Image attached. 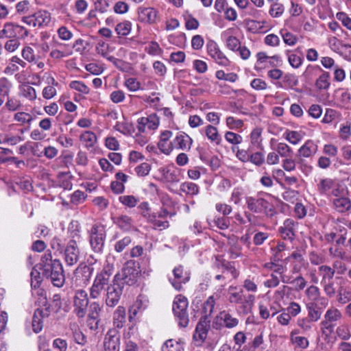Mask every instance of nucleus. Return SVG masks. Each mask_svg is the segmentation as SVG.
<instances>
[{"instance_id": "nucleus-7", "label": "nucleus", "mask_w": 351, "mask_h": 351, "mask_svg": "<svg viewBox=\"0 0 351 351\" xmlns=\"http://www.w3.org/2000/svg\"><path fill=\"white\" fill-rule=\"evenodd\" d=\"M88 298L87 293L82 289L77 290L73 297V311L79 318L84 317L87 313Z\"/></svg>"}, {"instance_id": "nucleus-25", "label": "nucleus", "mask_w": 351, "mask_h": 351, "mask_svg": "<svg viewBox=\"0 0 351 351\" xmlns=\"http://www.w3.org/2000/svg\"><path fill=\"white\" fill-rule=\"evenodd\" d=\"M80 140L84 144L86 148L93 147L97 141L95 134L91 131H85L80 136Z\"/></svg>"}, {"instance_id": "nucleus-44", "label": "nucleus", "mask_w": 351, "mask_h": 351, "mask_svg": "<svg viewBox=\"0 0 351 351\" xmlns=\"http://www.w3.org/2000/svg\"><path fill=\"white\" fill-rule=\"evenodd\" d=\"M117 34L120 36H127L131 31V23L129 21H124L119 23L115 28Z\"/></svg>"}, {"instance_id": "nucleus-8", "label": "nucleus", "mask_w": 351, "mask_h": 351, "mask_svg": "<svg viewBox=\"0 0 351 351\" xmlns=\"http://www.w3.org/2000/svg\"><path fill=\"white\" fill-rule=\"evenodd\" d=\"M104 351H120L121 334L116 328L110 329L103 341Z\"/></svg>"}, {"instance_id": "nucleus-56", "label": "nucleus", "mask_w": 351, "mask_h": 351, "mask_svg": "<svg viewBox=\"0 0 351 351\" xmlns=\"http://www.w3.org/2000/svg\"><path fill=\"white\" fill-rule=\"evenodd\" d=\"M125 85L129 90L134 92L140 89L141 83L134 77H129L125 80Z\"/></svg>"}, {"instance_id": "nucleus-57", "label": "nucleus", "mask_w": 351, "mask_h": 351, "mask_svg": "<svg viewBox=\"0 0 351 351\" xmlns=\"http://www.w3.org/2000/svg\"><path fill=\"white\" fill-rule=\"evenodd\" d=\"M320 324L322 333L325 334L328 332V334H326L327 336L334 332V328L337 325L336 323L330 322L326 319L322 321Z\"/></svg>"}, {"instance_id": "nucleus-28", "label": "nucleus", "mask_w": 351, "mask_h": 351, "mask_svg": "<svg viewBox=\"0 0 351 351\" xmlns=\"http://www.w3.org/2000/svg\"><path fill=\"white\" fill-rule=\"evenodd\" d=\"M333 205L338 212L344 213L351 208V202L347 197H340L333 200Z\"/></svg>"}, {"instance_id": "nucleus-41", "label": "nucleus", "mask_w": 351, "mask_h": 351, "mask_svg": "<svg viewBox=\"0 0 351 351\" xmlns=\"http://www.w3.org/2000/svg\"><path fill=\"white\" fill-rule=\"evenodd\" d=\"M119 200L122 204L129 208L135 207L139 202V199L134 195H121L119 197Z\"/></svg>"}, {"instance_id": "nucleus-52", "label": "nucleus", "mask_w": 351, "mask_h": 351, "mask_svg": "<svg viewBox=\"0 0 351 351\" xmlns=\"http://www.w3.org/2000/svg\"><path fill=\"white\" fill-rule=\"evenodd\" d=\"M276 150L282 157H288L292 153L291 148L288 145L283 143H278Z\"/></svg>"}, {"instance_id": "nucleus-38", "label": "nucleus", "mask_w": 351, "mask_h": 351, "mask_svg": "<svg viewBox=\"0 0 351 351\" xmlns=\"http://www.w3.org/2000/svg\"><path fill=\"white\" fill-rule=\"evenodd\" d=\"M319 271L322 276V282L332 280L335 272L334 269L327 265L320 266Z\"/></svg>"}, {"instance_id": "nucleus-42", "label": "nucleus", "mask_w": 351, "mask_h": 351, "mask_svg": "<svg viewBox=\"0 0 351 351\" xmlns=\"http://www.w3.org/2000/svg\"><path fill=\"white\" fill-rule=\"evenodd\" d=\"M341 317V313L337 308H329L327 310L324 319L330 322L336 323Z\"/></svg>"}, {"instance_id": "nucleus-36", "label": "nucleus", "mask_w": 351, "mask_h": 351, "mask_svg": "<svg viewBox=\"0 0 351 351\" xmlns=\"http://www.w3.org/2000/svg\"><path fill=\"white\" fill-rule=\"evenodd\" d=\"M162 351H184L183 346L181 343L173 339L166 341L162 348Z\"/></svg>"}, {"instance_id": "nucleus-33", "label": "nucleus", "mask_w": 351, "mask_h": 351, "mask_svg": "<svg viewBox=\"0 0 351 351\" xmlns=\"http://www.w3.org/2000/svg\"><path fill=\"white\" fill-rule=\"evenodd\" d=\"M180 191L186 195H195L199 193V186L191 182H185L181 184Z\"/></svg>"}, {"instance_id": "nucleus-16", "label": "nucleus", "mask_w": 351, "mask_h": 351, "mask_svg": "<svg viewBox=\"0 0 351 351\" xmlns=\"http://www.w3.org/2000/svg\"><path fill=\"white\" fill-rule=\"evenodd\" d=\"M214 267L222 273L227 272L230 274L233 278H236L239 275L234 266L230 262L224 260L221 257H216Z\"/></svg>"}, {"instance_id": "nucleus-22", "label": "nucleus", "mask_w": 351, "mask_h": 351, "mask_svg": "<svg viewBox=\"0 0 351 351\" xmlns=\"http://www.w3.org/2000/svg\"><path fill=\"white\" fill-rule=\"evenodd\" d=\"M317 151V145L313 141L308 140L298 149V156L308 158L315 154Z\"/></svg>"}, {"instance_id": "nucleus-20", "label": "nucleus", "mask_w": 351, "mask_h": 351, "mask_svg": "<svg viewBox=\"0 0 351 351\" xmlns=\"http://www.w3.org/2000/svg\"><path fill=\"white\" fill-rule=\"evenodd\" d=\"M138 14L141 22L152 24L156 22L158 12L153 8L140 7L138 9Z\"/></svg>"}, {"instance_id": "nucleus-34", "label": "nucleus", "mask_w": 351, "mask_h": 351, "mask_svg": "<svg viewBox=\"0 0 351 351\" xmlns=\"http://www.w3.org/2000/svg\"><path fill=\"white\" fill-rule=\"evenodd\" d=\"M322 69L318 65H308L303 73V76L308 81L322 72Z\"/></svg>"}, {"instance_id": "nucleus-24", "label": "nucleus", "mask_w": 351, "mask_h": 351, "mask_svg": "<svg viewBox=\"0 0 351 351\" xmlns=\"http://www.w3.org/2000/svg\"><path fill=\"white\" fill-rule=\"evenodd\" d=\"M215 304V300L213 295L208 298V299L202 304L201 317L209 318L213 312Z\"/></svg>"}, {"instance_id": "nucleus-39", "label": "nucleus", "mask_w": 351, "mask_h": 351, "mask_svg": "<svg viewBox=\"0 0 351 351\" xmlns=\"http://www.w3.org/2000/svg\"><path fill=\"white\" fill-rule=\"evenodd\" d=\"M229 244L230 245V252L231 257L233 258H237L241 255V246L238 243L237 238H232L229 239Z\"/></svg>"}, {"instance_id": "nucleus-15", "label": "nucleus", "mask_w": 351, "mask_h": 351, "mask_svg": "<svg viewBox=\"0 0 351 351\" xmlns=\"http://www.w3.org/2000/svg\"><path fill=\"white\" fill-rule=\"evenodd\" d=\"M210 328L209 318L201 317L197 323L193 337L196 340L203 342L207 337L208 332Z\"/></svg>"}, {"instance_id": "nucleus-37", "label": "nucleus", "mask_w": 351, "mask_h": 351, "mask_svg": "<svg viewBox=\"0 0 351 351\" xmlns=\"http://www.w3.org/2000/svg\"><path fill=\"white\" fill-rule=\"evenodd\" d=\"M157 214L154 213L152 217L147 221L152 225L153 228L160 230H165L169 226L168 221H161L157 219Z\"/></svg>"}, {"instance_id": "nucleus-48", "label": "nucleus", "mask_w": 351, "mask_h": 351, "mask_svg": "<svg viewBox=\"0 0 351 351\" xmlns=\"http://www.w3.org/2000/svg\"><path fill=\"white\" fill-rule=\"evenodd\" d=\"M51 245L53 250L58 251L60 253H62L66 248L64 239L58 237H55L51 240Z\"/></svg>"}, {"instance_id": "nucleus-55", "label": "nucleus", "mask_w": 351, "mask_h": 351, "mask_svg": "<svg viewBox=\"0 0 351 351\" xmlns=\"http://www.w3.org/2000/svg\"><path fill=\"white\" fill-rule=\"evenodd\" d=\"M114 129L123 134H130L132 132V125L128 122H117Z\"/></svg>"}, {"instance_id": "nucleus-14", "label": "nucleus", "mask_w": 351, "mask_h": 351, "mask_svg": "<svg viewBox=\"0 0 351 351\" xmlns=\"http://www.w3.org/2000/svg\"><path fill=\"white\" fill-rule=\"evenodd\" d=\"M4 33L7 38H24L28 36V31L23 26L6 23L4 25Z\"/></svg>"}, {"instance_id": "nucleus-23", "label": "nucleus", "mask_w": 351, "mask_h": 351, "mask_svg": "<svg viewBox=\"0 0 351 351\" xmlns=\"http://www.w3.org/2000/svg\"><path fill=\"white\" fill-rule=\"evenodd\" d=\"M335 185V181L331 178H324L319 180L317 189L321 195H329V191Z\"/></svg>"}, {"instance_id": "nucleus-64", "label": "nucleus", "mask_w": 351, "mask_h": 351, "mask_svg": "<svg viewBox=\"0 0 351 351\" xmlns=\"http://www.w3.org/2000/svg\"><path fill=\"white\" fill-rule=\"evenodd\" d=\"M150 169V165L147 162H143L135 168V171L138 176L143 177L148 175Z\"/></svg>"}, {"instance_id": "nucleus-40", "label": "nucleus", "mask_w": 351, "mask_h": 351, "mask_svg": "<svg viewBox=\"0 0 351 351\" xmlns=\"http://www.w3.org/2000/svg\"><path fill=\"white\" fill-rule=\"evenodd\" d=\"M93 271V268L84 265V267H81L80 269H77L76 270V277H80V275L81 274L83 277L84 284L86 285L87 282L89 281L90 276L92 275Z\"/></svg>"}, {"instance_id": "nucleus-61", "label": "nucleus", "mask_w": 351, "mask_h": 351, "mask_svg": "<svg viewBox=\"0 0 351 351\" xmlns=\"http://www.w3.org/2000/svg\"><path fill=\"white\" fill-rule=\"evenodd\" d=\"M285 134L286 139L293 145L298 144L302 138L300 134L296 131H289L286 132Z\"/></svg>"}, {"instance_id": "nucleus-11", "label": "nucleus", "mask_w": 351, "mask_h": 351, "mask_svg": "<svg viewBox=\"0 0 351 351\" xmlns=\"http://www.w3.org/2000/svg\"><path fill=\"white\" fill-rule=\"evenodd\" d=\"M207 51L208 55L214 60L218 64L226 66L230 64L229 60L220 50L217 44L214 41H210L207 44Z\"/></svg>"}, {"instance_id": "nucleus-1", "label": "nucleus", "mask_w": 351, "mask_h": 351, "mask_svg": "<svg viewBox=\"0 0 351 351\" xmlns=\"http://www.w3.org/2000/svg\"><path fill=\"white\" fill-rule=\"evenodd\" d=\"M40 265L43 275L49 280L53 286L62 287L65 277L61 262L58 259H52L51 253H45L41 258Z\"/></svg>"}, {"instance_id": "nucleus-4", "label": "nucleus", "mask_w": 351, "mask_h": 351, "mask_svg": "<svg viewBox=\"0 0 351 351\" xmlns=\"http://www.w3.org/2000/svg\"><path fill=\"white\" fill-rule=\"evenodd\" d=\"M246 204L250 211L257 214L263 213L268 218L273 217L277 213L274 205L263 197H247Z\"/></svg>"}, {"instance_id": "nucleus-43", "label": "nucleus", "mask_w": 351, "mask_h": 351, "mask_svg": "<svg viewBox=\"0 0 351 351\" xmlns=\"http://www.w3.org/2000/svg\"><path fill=\"white\" fill-rule=\"evenodd\" d=\"M215 76L218 80H223L230 82H235L238 79V75L236 73H226L223 70L217 71Z\"/></svg>"}, {"instance_id": "nucleus-10", "label": "nucleus", "mask_w": 351, "mask_h": 351, "mask_svg": "<svg viewBox=\"0 0 351 351\" xmlns=\"http://www.w3.org/2000/svg\"><path fill=\"white\" fill-rule=\"evenodd\" d=\"M64 257L67 265L76 264L80 259V249L75 240H70L64 249Z\"/></svg>"}, {"instance_id": "nucleus-53", "label": "nucleus", "mask_w": 351, "mask_h": 351, "mask_svg": "<svg viewBox=\"0 0 351 351\" xmlns=\"http://www.w3.org/2000/svg\"><path fill=\"white\" fill-rule=\"evenodd\" d=\"M205 134L207 138L212 141H217L219 139V133L217 128L213 125H208L205 129Z\"/></svg>"}, {"instance_id": "nucleus-62", "label": "nucleus", "mask_w": 351, "mask_h": 351, "mask_svg": "<svg viewBox=\"0 0 351 351\" xmlns=\"http://www.w3.org/2000/svg\"><path fill=\"white\" fill-rule=\"evenodd\" d=\"M21 106V101L18 99L8 97L5 107L10 111H15Z\"/></svg>"}, {"instance_id": "nucleus-27", "label": "nucleus", "mask_w": 351, "mask_h": 351, "mask_svg": "<svg viewBox=\"0 0 351 351\" xmlns=\"http://www.w3.org/2000/svg\"><path fill=\"white\" fill-rule=\"evenodd\" d=\"M306 308L308 310V318L311 322H317L320 319L322 315V311L320 307H319L315 303H308L306 305Z\"/></svg>"}, {"instance_id": "nucleus-31", "label": "nucleus", "mask_w": 351, "mask_h": 351, "mask_svg": "<svg viewBox=\"0 0 351 351\" xmlns=\"http://www.w3.org/2000/svg\"><path fill=\"white\" fill-rule=\"evenodd\" d=\"M220 319H223V326L228 328H232L237 326L239 324V319L233 317L228 312L223 311L220 312Z\"/></svg>"}, {"instance_id": "nucleus-58", "label": "nucleus", "mask_w": 351, "mask_h": 351, "mask_svg": "<svg viewBox=\"0 0 351 351\" xmlns=\"http://www.w3.org/2000/svg\"><path fill=\"white\" fill-rule=\"evenodd\" d=\"M291 285H293L295 291H300L304 289L306 285V281L302 276H298L293 279Z\"/></svg>"}, {"instance_id": "nucleus-6", "label": "nucleus", "mask_w": 351, "mask_h": 351, "mask_svg": "<svg viewBox=\"0 0 351 351\" xmlns=\"http://www.w3.org/2000/svg\"><path fill=\"white\" fill-rule=\"evenodd\" d=\"M188 301L186 298L179 295L176 297L173 303V311L180 326L185 328L189 324L187 313Z\"/></svg>"}, {"instance_id": "nucleus-50", "label": "nucleus", "mask_w": 351, "mask_h": 351, "mask_svg": "<svg viewBox=\"0 0 351 351\" xmlns=\"http://www.w3.org/2000/svg\"><path fill=\"white\" fill-rule=\"evenodd\" d=\"M69 86L72 89L83 94H88L89 93V88L88 86L80 81H72L70 83Z\"/></svg>"}, {"instance_id": "nucleus-12", "label": "nucleus", "mask_w": 351, "mask_h": 351, "mask_svg": "<svg viewBox=\"0 0 351 351\" xmlns=\"http://www.w3.org/2000/svg\"><path fill=\"white\" fill-rule=\"evenodd\" d=\"M173 278H169V281L172 286L178 291L182 289V285L186 284L190 280V274L184 271L182 266L179 265L173 270Z\"/></svg>"}, {"instance_id": "nucleus-63", "label": "nucleus", "mask_w": 351, "mask_h": 351, "mask_svg": "<svg viewBox=\"0 0 351 351\" xmlns=\"http://www.w3.org/2000/svg\"><path fill=\"white\" fill-rule=\"evenodd\" d=\"M214 223L221 230H226L230 226V219L228 217H217L214 219Z\"/></svg>"}, {"instance_id": "nucleus-46", "label": "nucleus", "mask_w": 351, "mask_h": 351, "mask_svg": "<svg viewBox=\"0 0 351 351\" xmlns=\"http://www.w3.org/2000/svg\"><path fill=\"white\" fill-rule=\"evenodd\" d=\"M14 119L22 124L27 123L30 125L33 120V117L29 113L25 112H19L14 114Z\"/></svg>"}, {"instance_id": "nucleus-13", "label": "nucleus", "mask_w": 351, "mask_h": 351, "mask_svg": "<svg viewBox=\"0 0 351 351\" xmlns=\"http://www.w3.org/2000/svg\"><path fill=\"white\" fill-rule=\"evenodd\" d=\"M159 118L156 114H151L150 115L145 117H141L137 120V129L139 133H144L146 128L154 130L158 128L159 125Z\"/></svg>"}, {"instance_id": "nucleus-5", "label": "nucleus", "mask_w": 351, "mask_h": 351, "mask_svg": "<svg viewBox=\"0 0 351 351\" xmlns=\"http://www.w3.org/2000/svg\"><path fill=\"white\" fill-rule=\"evenodd\" d=\"M88 232L91 249L95 253H101L103 251L106 237L104 226L101 223H95L91 227Z\"/></svg>"}, {"instance_id": "nucleus-26", "label": "nucleus", "mask_w": 351, "mask_h": 351, "mask_svg": "<svg viewBox=\"0 0 351 351\" xmlns=\"http://www.w3.org/2000/svg\"><path fill=\"white\" fill-rule=\"evenodd\" d=\"M114 223L123 230L128 231L132 227L133 220L128 215H121L114 219Z\"/></svg>"}, {"instance_id": "nucleus-35", "label": "nucleus", "mask_w": 351, "mask_h": 351, "mask_svg": "<svg viewBox=\"0 0 351 351\" xmlns=\"http://www.w3.org/2000/svg\"><path fill=\"white\" fill-rule=\"evenodd\" d=\"M101 306L97 302H91L88 306L87 317L100 319Z\"/></svg>"}, {"instance_id": "nucleus-32", "label": "nucleus", "mask_w": 351, "mask_h": 351, "mask_svg": "<svg viewBox=\"0 0 351 351\" xmlns=\"http://www.w3.org/2000/svg\"><path fill=\"white\" fill-rule=\"evenodd\" d=\"M38 26L47 25L51 21V14L45 10H40L34 14Z\"/></svg>"}, {"instance_id": "nucleus-2", "label": "nucleus", "mask_w": 351, "mask_h": 351, "mask_svg": "<svg viewBox=\"0 0 351 351\" xmlns=\"http://www.w3.org/2000/svg\"><path fill=\"white\" fill-rule=\"evenodd\" d=\"M141 274L139 263L134 260H130L124 264L121 270L116 274L113 279L118 286H134L138 282Z\"/></svg>"}, {"instance_id": "nucleus-29", "label": "nucleus", "mask_w": 351, "mask_h": 351, "mask_svg": "<svg viewBox=\"0 0 351 351\" xmlns=\"http://www.w3.org/2000/svg\"><path fill=\"white\" fill-rule=\"evenodd\" d=\"M20 93L22 96L29 99L34 101L36 99V92L34 88L29 85V84H23L19 87Z\"/></svg>"}, {"instance_id": "nucleus-21", "label": "nucleus", "mask_w": 351, "mask_h": 351, "mask_svg": "<svg viewBox=\"0 0 351 351\" xmlns=\"http://www.w3.org/2000/svg\"><path fill=\"white\" fill-rule=\"evenodd\" d=\"M126 321V312L123 306H119L115 310L113 315V325L115 328L123 327Z\"/></svg>"}, {"instance_id": "nucleus-47", "label": "nucleus", "mask_w": 351, "mask_h": 351, "mask_svg": "<svg viewBox=\"0 0 351 351\" xmlns=\"http://www.w3.org/2000/svg\"><path fill=\"white\" fill-rule=\"evenodd\" d=\"M285 8L281 3H274L269 9V13L272 17H279L284 12Z\"/></svg>"}, {"instance_id": "nucleus-18", "label": "nucleus", "mask_w": 351, "mask_h": 351, "mask_svg": "<svg viewBox=\"0 0 351 351\" xmlns=\"http://www.w3.org/2000/svg\"><path fill=\"white\" fill-rule=\"evenodd\" d=\"M49 307L47 306L45 310L37 308L34 313L32 321V330L34 332H39L43 328V318L49 315Z\"/></svg>"}, {"instance_id": "nucleus-45", "label": "nucleus", "mask_w": 351, "mask_h": 351, "mask_svg": "<svg viewBox=\"0 0 351 351\" xmlns=\"http://www.w3.org/2000/svg\"><path fill=\"white\" fill-rule=\"evenodd\" d=\"M12 83L6 77L0 78V96H8Z\"/></svg>"}, {"instance_id": "nucleus-60", "label": "nucleus", "mask_w": 351, "mask_h": 351, "mask_svg": "<svg viewBox=\"0 0 351 351\" xmlns=\"http://www.w3.org/2000/svg\"><path fill=\"white\" fill-rule=\"evenodd\" d=\"M225 138L228 142L234 145L239 144L242 141L241 136L232 132H227L225 134Z\"/></svg>"}, {"instance_id": "nucleus-3", "label": "nucleus", "mask_w": 351, "mask_h": 351, "mask_svg": "<svg viewBox=\"0 0 351 351\" xmlns=\"http://www.w3.org/2000/svg\"><path fill=\"white\" fill-rule=\"evenodd\" d=\"M113 269L114 267L112 265H108L97 274L90 289V297L92 299L98 298L103 291L107 290L108 286L111 285L110 280Z\"/></svg>"}, {"instance_id": "nucleus-30", "label": "nucleus", "mask_w": 351, "mask_h": 351, "mask_svg": "<svg viewBox=\"0 0 351 351\" xmlns=\"http://www.w3.org/2000/svg\"><path fill=\"white\" fill-rule=\"evenodd\" d=\"M330 73L322 71V74L315 82V86L319 90H326L329 88L330 83L329 82Z\"/></svg>"}, {"instance_id": "nucleus-9", "label": "nucleus", "mask_w": 351, "mask_h": 351, "mask_svg": "<svg viewBox=\"0 0 351 351\" xmlns=\"http://www.w3.org/2000/svg\"><path fill=\"white\" fill-rule=\"evenodd\" d=\"M124 287L117 285V282L113 279L112 284L108 286L106 294V304L108 306H115L123 293Z\"/></svg>"}, {"instance_id": "nucleus-59", "label": "nucleus", "mask_w": 351, "mask_h": 351, "mask_svg": "<svg viewBox=\"0 0 351 351\" xmlns=\"http://www.w3.org/2000/svg\"><path fill=\"white\" fill-rule=\"evenodd\" d=\"M240 44L239 40L235 36H230L226 39V46L232 51H237L241 47Z\"/></svg>"}, {"instance_id": "nucleus-17", "label": "nucleus", "mask_w": 351, "mask_h": 351, "mask_svg": "<svg viewBox=\"0 0 351 351\" xmlns=\"http://www.w3.org/2000/svg\"><path fill=\"white\" fill-rule=\"evenodd\" d=\"M295 222L291 219H287L278 229L280 237L284 240L292 241L295 237Z\"/></svg>"}, {"instance_id": "nucleus-49", "label": "nucleus", "mask_w": 351, "mask_h": 351, "mask_svg": "<svg viewBox=\"0 0 351 351\" xmlns=\"http://www.w3.org/2000/svg\"><path fill=\"white\" fill-rule=\"evenodd\" d=\"M291 341L293 344H295L298 347L305 349L308 346V341L306 337L300 336L291 335Z\"/></svg>"}, {"instance_id": "nucleus-19", "label": "nucleus", "mask_w": 351, "mask_h": 351, "mask_svg": "<svg viewBox=\"0 0 351 351\" xmlns=\"http://www.w3.org/2000/svg\"><path fill=\"white\" fill-rule=\"evenodd\" d=\"M191 138L184 132L179 133L172 141L173 149L189 150L192 145Z\"/></svg>"}, {"instance_id": "nucleus-51", "label": "nucleus", "mask_w": 351, "mask_h": 351, "mask_svg": "<svg viewBox=\"0 0 351 351\" xmlns=\"http://www.w3.org/2000/svg\"><path fill=\"white\" fill-rule=\"evenodd\" d=\"M138 208L139 209L141 215L147 221L152 217V215L154 214L151 213V208L149 204L146 202L141 203L138 205Z\"/></svg>"}, {"instance_id": "nucleus-54", "label": "nucleus", "mask_w": 351, "mask_h": 351, "mask_svg": "<svg viewBox=\"0 0 351 351\" xmlns=\"http://www.w3.org/2000/svg\"><path fill=\"white\" fill-rule=\"evenodd\" d=\"M131 242L132 239L130 237H125L115 243L114 250L117 252H121L131 243Z\"/></svg>"}]
</instances>
